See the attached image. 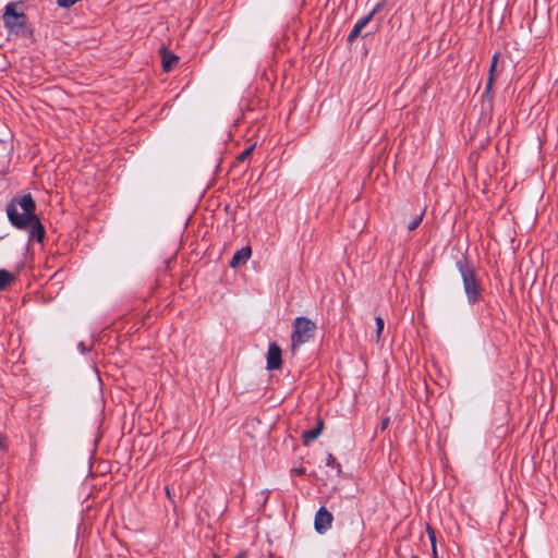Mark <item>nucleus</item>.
Returning a JSON list of instances; mask_svg holds the SVG:
<instances>
[{"label":"nucleus","instance_id":"obj_22","mask_svg":"<svg viewBox=\"0 0 558 558\" xmlns=\"http://www.w3.org/2000/svg\"><path fill=\"white\" fill-rule=\"evenodd\" d=\"M293 472H295L296 474H303L304 470L303 469H294Z\"/></svg>","mask_w":558,"mask_h":558},{"label":"nucleus","instance_id":"obj_6","mask_svg":"<svg viewBox=\"0 0 558 558\" xmlns=\"http://www.w3.org/2000/svg\"><path fill=\"white\" fill-rule=\"evenodd\" d=\"M331 522L332 514L325 507H320L315 515V530L323 533L331 526Z\"/></svg>","mask_w":558,"mask_h":558},{"label":"nucleus","instance_id":"obj_18","mask_svg":"<svg viewBox=\"0 0 558 558\" xmlns=\"http://www.w3.org/2000/svg\"><path fill=\"white\" fill-rule=\"evenodd\" d=\"M386 5V2L385 1H381V2H378L374 9L366 15V16H371V19L379 11H381L384 9V7Z\"/></svg>","mask_w":558,"mask_h":558},{"label":"nucleus","instance_id":"obj_12","mask_svg":"<svg viewBox=\"0 0 558 558\" xmlns=\"http://www.w3.org/2000/svg\"><path fill=\"white\" fill-rule=\"evenodd\" d=\"M425 215V208L421 210L407 226L409 231L415 230L422 222L423 217Z\"/></svg>","mask_w":558,"mask_h":558},{"label":"nucleus","instance_id":"obj_15","mask_svg":"<svg viewBox=\"0 0 558 558\" xmlns=\"http://www.w3.org/2000/svg\"><path fill=\"white\" fill-rule=\"evenodd\" d=\"M326 464L330 468L337 469L338 474L341 472L340 463L336 460V458L331 453H328Z\"/></svg>","mask_w":558,"mask_h":558},{"label":"nucleus","instance_id":"obj_24","mask_svg":"<svg viewBox=\"0 0 558 558\" xmlns=\"http://www.w3.org/2000/svg\"><path fill=\"white\" fill-rule=\"evenodd\" d=\"M213 558H219V556L215 554Z\"/></svg>","mask_w":558,"mask_h":558},{"label":"nucleus","instance_id":"obj_10","mask_svg":"<svg viewBox=\"0 0 558 558\" xmlns=\"http://www.w3.org/2000/svg\"><path fill=\"white\" fill-rule=\"evenodd\" d=\"M371 16H364L359 20L348 36V41L352 43L361 33V31L368 24Z\"/></svg>","mask_w":558,"mask_h":558},{"label":"nucleus","instance_id":"obj_20","mask_svg":"<svg viewBox=\"0 0 558 558\" xmlns=\"http://www.w3.org/2000/svg\"><path fill=\"white\" fill-rule=\"evenodd\" d=\"M388 424H389V417L384 418L381 421V429L387 428Z\"/></svg>","mask_w":558,"mask_h":558},{"label":"nucleus","instance_id":"obj_23","mask_svg":"<svg viewBox=\"0 0 558 558\" xmlns=\"http://www.w3.org/2000/svg\"><path fill=\"white\" fill-rule=\"evenodd\" d=\"M263 77H264L266 81H270V78L267 76V72H263Z\"/></svg>","mask_w":558,"mask_h":558},{"label":"nucleus","instance_id":"obj_17","mask_svg":"<svg viewBox=\"0 0 558 558\" xmlns=\"http://www.w3.org/2000/svg\"><path fill=\"white\" fill-rule=\"evenodd\" d=\"M426 532H427L428 538L430 541L432 547H436V543H437L436 533L429 524H427V526H426Z\"/></svg>","mask_w":558,"mask_h":558},{"label":"nucleus","instance_id":"obj_7","mask_svg":"<svg viewBox=\"0 0 558 558\" xmlns=\"http://www.w3.org/2000/svg\"><path fill=\"white\" fill-rule=\"evenodd\" d=\"M161 57V65L163 70H169L178 65L179 57L172 51L168 50L165 46L159 49Z\"/></svg>","mask_w":558,"mask_h":558},{"label":"nucleus","instance_id":"obj_1","mask_svg":"<svg viewBox=\"0 0 558 558\" xmlns=\"http://www.w3.org/2000/svg\"><path fill=\"white\" fill-rule=\"evenodd\" d=\"M35 210L36 203L31 194L14 196L7 205V215L11 225L20 230L29 228V239L43 242L46 232Z\"/></svg>","mask_w":558,"mask_h":558},{"label":"nucleus","instance_id":"obj_9","mask_svg":"<svg viewBox=\"0 0 558 558\" xmlns=\"http://www.w3.org/2000/svg\"><path fill=\"white\" fill-rule=\"evenodd\" d=\"M324 428V421L320 417H317L316 420V426L310 430L303 432V439L304 442L307 444L311 440H315L323 432Z\"/></svg>","mask_w":558,"mask_h":558},{"label":"nucleus","instance_id":"obj_3","mask_svg":"<svg viewBox=\"0 0 558 558\" xmlns=\"http://www.w3.org/2000/svg\"><path fill=\"white\" fill-rule=\"evenodd\" d=\"M23 2H9L4 7L2 15L3 24L10 33L16 35H29L32 36V29L27 26V17L24 12H19L17 8H22Z\"/></svg>","mask_w":558,"mask_h":558},{"label":"nucleus","instance_id":"obj_14","mask_svg":"<svg viewBox=\"0 0 558 558\" xmlns=\"http://www.w3.org/2000/svg\"><path fill=\"white\" fill-rule=\"evenodd\" d=\"M375 323H376V341L378 342L380 339L381 332L384 330L385 323L380 316H377L375 318Z\"/></svg>","mask_w":558,"mask_h":558},{"label":"nucleus","instance_id":"obj_25","mask_svg":"<svg viewBox=\"0 0 558 558\" xmlns=\"http://www.w3.org/2000/svg\"><path fill=\"white\" fill-rule=\"evenodd\" d=\"M412 558H420V557H417V556H412Z\"/></svg>","mask_w":558,"mask_h":558},{"label":"nucleus","instance_id":"obj_8","mask_svg":"<svg viewBox=\"0 0 558 558\" xmlns=\"http://www.w3.org/2000/svg\"><path fill=\"white\" fill-rule=\"evenodd\" d=\"M251 255H252V250L250 246H244V247L238 250L230 260V264H229L230 267L236 268L240 265L246 263L250 259Z\"/></svg>","mask_w":558,"mask_h":558},{"label":"nucleus","instance_id":"obj_11","mask_svg":"<svg viewBox=\"0 0 558 558\" xmlns=\"http://www.w3.org/2000/svg\"><path fill=\"white\" fill-rule=\"evenodd\" d=\"M15 280V275L5 269H0V291H4Z\"/></svg>","mask_w":558,"mask_h":558},{"label":"nucleus","instance_id":"obj_5","mask_svg":"<svg viewBox=\"0 0 558 558\" xmlns=\"http://www.w3.org/2000/svg\"><path fill=\"white\" fill-rule=\"evenodd\" d=\"M282 352L276 342H271L267 351V365L268 371L280 369L282 366Z\"/></svg>","mask_w":558,"mask_h":558},{"label":"nucleus","instance_id":"obj_19","mask_svg":"<svg viewBox=\"0 0 558 558\" xmlns=\"http://www.w3.org/2000/svg\"><path fill=\"white\" fill-rule=\"evenodd\" d=\"M498 58L499 56L497 53H495L493 56V59H492V64L489 66V70H496V66H497V62H498Z\"/></svg>","mask_w":558,"mask_h":558},{"label":"nucleus","instance_id":"obj_13","mask_svg":"<svg viewBox=\"0 0 558 558\" xmlns=\"http://www.w3.org/2000/svg\"><path fill=\"white\" fill-rule=\"evenodd\" d=\"M255 148V144H252L250 145L247 148H245L239 156H238V160L240 162H244L245 160H247L251 156H252V153Z\"/></svg>","mask_w":558,"mask_h":558},{"label":"nucleus","instance_id":"obj_4","mask_svg":"<svg viewBox=\"0 0 558 558\" xmlns=\"http://www.w3.org/2000/svg\"><path fill=\"white\" fill-rule=\"evenodd\" d=\"M292 327L291 350L294 353L302 344L314 338L317 327L314 322L304 316L296 317Z\"/></svg>","mask_w":558,"mask_h":558},{"label":"nucleus","instance_id":"obj_2","mask_svg":"<svg viewBox=\"0 0 558 558\" xmlns=\"http://www.w3.org/2000/svg\"><path fill=\"white\" fill-rule=\"evenodd\" d=\"M456 267L461 275L468 303L471 305L478 303L482 299L483 289L477 279L474 265L466 256H463L456 263Z\"/></svg>","mask_w":558,"mask_h":558},{"label":"nucleus","instance_id":"obj_21","mask_svg":"<svg viewBox=\"0 0 558 558\" xmlns=\"http://www.w3.org/2000/svg\"><path fill=\"white\" fill-rule=\"evenodd\" d=\"M432 553H433V558H438L437 548L436 547H432Z\"/></svg>","mask_w":558,"mask_h":558},{"label":"nucleus","instance_id":"obj_16","mask_svg":"<svg viewBox=\"0 0 558 558\" xmlns=\"http://www.w3.org/2000/svg\"><path fill=\"white\" fill-rule=\"evenodd\" d=\"M499 72H488V78L486 82L485 93L488 94L490 89L493 88L495 77L497 76Z\"/></svg>","mask_w":558,"mask_h":558}]
</instances>
